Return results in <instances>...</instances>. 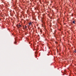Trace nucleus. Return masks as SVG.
Returning a JSON list of instances; mask_svg holds the SVG:
<instances>
[{
    "instance_id": "obj_1",
    "label": "nucleus",
    "mask_w": 76,
    "mask_h": 76,
    "mask_svg": "<svg viewBox=\"0 0 76 76\" xmlns=\"http://www.w3.org/2000/svg\"><path fill=\"white\" fill-rule=\"evenodd\" d=\"M16 26H17V28H22V26L21 25H20V23H19V25H16Z\"/></svg>"
},
{
    "instance_id": "obj_2",
    "label": "nucleus",
    "mask_w": 76,
    "mask_h": 76,
    "mask_svg": "<svg viewBox=\"0 0 76 76\" xmlns=\"http://www.w3.org/2000/svg\"><path fill=\"white\" fill-rule=\"evenodd\" d=\"M28 24H29V26H30V25H32V23L31 22L29 23Z\"/></svg>"
},
{
    "instance_id": "obj_3",
    "label": "nucleus",
    "mask_w": 76,
    "mask_h": 76,
    "mask_svg": "<svg viewBox=\"0 0 76 76\" xmlns=\"http://www.w3.org/2000/svg\"><path fill=\"white\" fill-rule=\"evenodd\" d=\"M75 21H73L72 22V23H74V24H75Z\"/></svg>"
},
{
    "instance_id": "obj_4",
    "label": "nucleus",
    "mask_w": 76,
    "mask_h": 76,
    "mask_svg": "<svg viewBox=\"0 0 76 76\" xmlns=\"http://www.w3.org/2000/svg\"><path fill=\"white\" fill-rule=\"evenodd\" d=\"M25 29H26V28H27V27H26V26L25 25Z\"/></svg>"
},
{
    "instance_id": "obj_5",
    "label": "nucleus",
    "mask_w": 76,
    "mask_h": 76,
    "mask_svg": "<svg viewBox=\"0 0 76 76\" xmlns=\"http://www.w3.org/2000/svg\"><path fill=\"white\" fill-rule=\"evenodd\" d=\"M35 54L36 55H37V52H35Z\"/></svg>"
},
{
    "instance_id": "obj_6",
    "label": "nucleus",
    "mask_w": 76,
    "mask_h": 76,
    "mask_svg": "<svg viewBox=\"0 0 76 76\" xmlns=\"http://www.w3.org/2000/svg\"><path fill=\"white\" fill-rule=\"evenodd\" d=\"M40 32H42V30H40Z\"/></svg>"
},
{
    "instance_id": "obj_7",
    "label": "nucleus",
    "mask_w": 76,
    "mask_h": 76,
    "mask_svg": "<svg viewBox=\"0 0 76 76\" xmlns=\"http://www.w3.org/2000/svg\"><path fill=\"white\" fill-rule=\"evenodd\" d=\"M56 44H57V42H56Z\"/></svg>"
},
{
    "instance_id": "obj_8",
    "label": "nucleus",
    "mask_w": 76,
    "mask_h": 76,
    "mask_svg": "<svg viewBox=\"0 0 76 76\" xmlns=\"http://www.w3.org/2000/svg\"><path fill=\"white\" fill-rule=\"evenodd\" d=\"M23 29H25V28H23Z\"/></svg>"
},
{
    "instance_id": "obj_9",
    "label": "nucleus",
    "mask_w": 76,
    "mask_h": 76,
    "mask_svg": "<svg viewBox=\"0 0 76 76\" xmlns=\"http://www.w3.org/2000/svg\"><path fill=\"white\" fill-rule=\"evenodd\" d=\"M75 53H76V50H75Z\"/></svg>"
},
{
    "instance_id": "obj_10",
    "label": "nucleus",
    "mask_w": 76,
    "mask_h": 76,
    "mask_svg": "<svg viewBox=\"0 0 76 76\" xmlns=\"http://www.w3.org/2000/svg\"><path fill=\"white\" fill-rule=\"evenodd\" d=\"M14 43H15V44H16V42H15Z\"/></svg>"
},
{
    "instance_id": "obj_11",
    "label": "nucleus",
    "mask_w": 76,
    "mask_h": 76,
    "mask_svg": "<svg viewBox=\"0 0 76 76\" xmlns=\"http://www.w3.org/2000/svg\"><path fill=\"white\" fill-rule=\"evenodd\" d=\"M42 27H43V26H42Z\"/></svg>"
}]
</instances>
